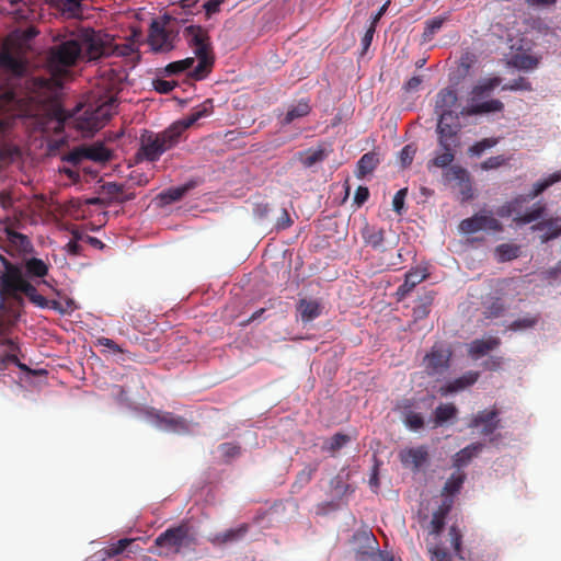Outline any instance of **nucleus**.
Wrapping results in <instances>:
<instances>
[{
  "label": "nucleus",
  "instance_id": "f257e3e1",
  "mask_svg": "<svg viewBox=\"0 0 561 561\" xmlns=\"http://www.w3.org/2000/svg\"><path fill=\"white\" fill-rule=\"evenodd\" d=\"M55 41L58 43L50 48L49 60L58 72L76 65L84 56L89 60H96L112 54L127 56L131 51L128 45L113 49L103 41L101 34L90 28H81L69 35L58 34Z\"/></svg>",
  "mask_w": 561,
  "mask_h": 561
},
{
  "label": "nucleus",
  "instance_id": "f03ea898",
  "mask_svg": "<svg viewBox=\"0 0 561 561\" xmlns=\"http://www.w3.org/2000/svg\"><path fill=\"white\" fill-rule=\"evenodd\" d=\"M117 99L114 95L91 103L84 107L77 106L71 112L60 111L58 124L65 128L71 127L82 137H92L116 112Z\"/></svg>",
  "mask_w": 561,
  "mask_h": 561
},
{
  "label": "nucleus",
  "instance_id": "7ed1b4c3",
  "mask_svg": "<svg viewBox=\"0 0 561 561\" xmlns=\"http://www.w3.org/2000/svg\"><path fill=\"white\" fill-rule=\"evenodd\" d=\"M456 149L449 147L439 148L434 152L433 159L427 162V169L431 171L433 168L444 169V181L447 183H455L463 199L472 197V187L470 182L469 172L460 165H450L455 160Z\"/></svg>",
  "mask_w": 561,
  "mask_h": 561
},
{
  "label": "nucleus",
  "instance_id": "20e7f679",
  "mask_svg": "<svg viewBox=\"0 0 561 561\" xmlns=\"http://www.w3.org/2000/svg\"><path fill=\"white\" fill-rule=\"evenodd\" d=\"M183 36L198 59L197 65L191 71V76L201 80L207 75L214 62L209 36L206 30L197 25L186 26Z\"/></svg>",
  "mask_w": 561,
  "mask_h": 561
},
{
  "label": "nucleus",
  "instance_id": "39448f33",
  "mask_svg": "<svg viewBox=\"0 0 561 561\" xmlns=\"http://www.w3.org/2000/svg\"><path fill=\"white\" fill-rule=\"evenodd\" d=\"M180 140L181 136L172 124L160 133L145 130L140 137L139 156L148 162H156Z\"/></svg>",
  "mask_w": 561,
  "mask_h": 561
},
{
  "label": "nucleus",
  "instance_id": "423d86ee",
  "mask_svg": "<svg viewBox=\"0 0 561 561\" xmlns=\"http://www.w3.org/2000/svg\"><path fill=\"white\" fill-rule=\"evenodd\" d=\"M196 541L191 527L186 522L178 526L169 527L154 539V547L159 549L158 554L170 557L179 554L183 548H188Z\"/></svg>",
  "mask_w": 561,
  "mask_h": 561
},
{
  "label": "nucleus",
  "instance_id": "0eeeda50",
  "mask_svg": "<svg viewBox=\"0 0 561 561\" xmlns=\"http://www.w3.org/2000/svg\"><path fill=\"white\" fill-rule=\"evenodd\" d=\"M500 83L501 79L496 77L478 82L473 87L469 104L461 111V115L473 116L502 111L504 105L500 100L480 102L481 99L489 95Z\"/></svg>",
  "mask_w": 561,
  "mask_h": 561
},
{
  "label": "nucleus",
  "instance_id": "6e6552de",
  "mask_svg": "<svg viewBox=\"0 0 561 561\" xmlns=\"http://www.w3.org/2000/svg\"><path fill=\"white\" fill-rule=\"evenodd\" d=\"M24 214L25 213H13V218H8L4 225L8 241L5 251L10 255H19L23 259L33 251V244L28 237L16 231V229L21 228V218Z\"/></svg>",
  "mask_w": 561,
  "mask_h": 561
},
{
  "label": "nucleus",
  "instance_id": "1a4fd4ad",
  "mask_svg": "<svg viewBox=\"0 0 561 561\" xmlns=\"http://www.w3.org/2000/svg\"><path fill=\"white\" fill-rule=\"evenodd\" d=\"M459 116L457 114H443L438 117L437 123V136L439 148H458L460 145L459 131H460Z\"/></svg>",
  "mask_w": 561,
  "mask_h": 561
},
{
  "label": "nucleus",
  "instance_id": "9d476101",
  "mask_svg": "<svg viewBox=\"0 0 561 561\" xmlns=\"http://www.w3.org/2000/svg\"><path fill=\"white\" fill-rule=\"evenodd\" d=\"M560 181V171L538 180L536 183H534L533 187L527 193L516 196L505 210H520L524 205L528 204L530 201L535 199L538 195L543 193L547 188Z\"/></svg>",
  "mask_w": 561,
  "mask_h": 561
},
{
  "label": "nucleus",
  "instance_id": "9b49d317",
  "mask_svg": "<svg viewBox=\"0 0 561 561\" xmlns=\"http://www.w3.org/2000/svg\"><path fill=\"white\" fill-rule=\"evenodd\" d=\"M148 420L158 428L173 433H184L188 431L187 422L182 416H176L171 412H161L154 409L147 411Z\"/></svg>",
  "mask_w": 561,
  "mask_h": 561
},
{
  "label": "nucleus",
  "instance_id": "f8f14e48",
  "mask_svg": "<svg viewBox=\"0 0 561 561\" xmlns=\"http://www.w3.org/2000/svg\"><path fill=\"white\" fill-rule=\"evenodd\" d=\"M174 36L167 30V23L153 20L149 27L148 44L156 53H167L173 49Z\"/></svg>",
  "mask_w": 561,
  "mask_h": 561
},
{
  "label": "nucleus",
  "instance_id": "ddd939ff",
  "mask_svg": "<svg viewBox=\"0 0 561 561\" xmlns=\"http://www.w3.org/2000/svg\"><path fill=\"white\" fill-rule=\"evenodd\" d=\"M459 229L463 233H476L478 231H502L501 222L489 215H482L480 213H476L471 218L463 219Z\"/></svg>",
  "mask_w": 561,
  "mask_h": 561
},
{
  "label": "nucleus",
  "instance_id": "4468645a",
  "mask_svg": "<svg viewBox=\"0 0 561 561\" xmlns=\"http://www.w3.org/2000/svg\"><path fill=\"white\" fill-rule=\"evenodd\" d=\"M15 283L12 284L2 295L16 297L19 294L25 295L34 305L41 308H46L49 306V300H47L44 296L39 295L36 288L24 278L14 276Z\"/></svg>",
  "mask_w": 561,
  "mask_h": 561
},
{
  "label": "nucleus",
  "instance_id": "2eb2a0df",
  "mask_svg": "<svg viewBox=\"0 0 561 561\" xmlns=\"http://www.w3.org/2000/svg\"><path fill=\"white\" fill-rule=\"evenodd\" d=\"M501 420L499 419V411L496 409L479 411L474 414L468 427H481L480 434L482 436H491L500 426Z\"/></svg>",
  "mask_w": 561,
  "mask_h": 561
},
{
  "label": "nucleus",
  "instance_id": "dca6fc26",
  "mask_svg": "<svg viewBox=\"0 0 561 561\" xmlns=\"http://www.w3.org/2000/svg\"><path fill=\"white\" fill-rule=\"evenodd\" d=\"M451 352L443 347L433 346L431 352L424 357L425 370L434 376L444 373L449 367Z\"/></svg>",
  "mask_w": 561,
  "mask_h": 561
},
{
  "label": "nucleus",
  "instance_id": "f3484780",
  "mask_svg": "<svg viewBox=\"0 0 561 561\" xmlns=\"http://www.w3.org/2000/svg\"><path fill=\"white\" fill-rule=\"evenodd\" d=\"M18 100L12 89L0 87V140L3 139L11 125L9 113L16 106Z\"/></svg>",
  "mask_w": 561,
  "mask_h": 561
},
{
  "label": "nucleus",
  "instance_id": "a211bd4d",
  "mask_svg": "<svg viewBox=\"0 0 561 561\" xmlns=\"http://www.w3.org/2000/svg\"><path fill=\"white\" fill-rule=\"evenodd\" d=\"M213 110V104L210 100L205 101L201 105L193 108V111L184 118L179 119L172 124L179 135L182 137L183 133L193 126L201 118L207 117L210 115Z\"/></svg>",
  "mask_w": 561,
  "mask_h": 561
},
{
  "label": "nucleus",
  "instance_id": "6ab92c4d",
  "mask_svg": "<svg viewBox=\"0 0 561 561\" xmlns=\"http://www.w3.org/2000/svg\"><path fill=\"white\" fill-rule=\"evenodd\" d=\"M399 458L403 466L419 470L427 461L428 450L426 446L407 448L400 451Z\"/></svg>",
  "mask_w": 561,
  "mask_h": 561
},
{
  "label": "nucleus",
  "instance_id": "aec40b11",
  "mask_svg": "<svg viewBox=\"0 0 561 561\" xmlns=\"http://www.w3.org/2000/svg\"><path fill=\"white\" fill-rule=\"evenodd\" d=\"M531 229L534 231L540 232L539 238L541 243H546L552 239L558 238L561 234V219L560 218H549L541 219L536 222Z\"/></svg>",
  "mask_w": 561,
  "mask_h": 561
},
{
  "label": "nucleus",
  "instance_id": "412c9836",
  "mask_svg": "<svg viewBox=\"0 0 561 561\" xmlns=\"http://www.w3.org/2000/svg\"><path fill=\"white\" fill-rule=\"evenodd\" d=\"M480 374L478 371H467L461 377L456 378L439 388V393L444 397L465 390L466 388L474 385L479 379Z\"/></svg>",
  "mask_w": 561,
  "mask_h": 561
},
{
  "label": "nucleus",
  "instance_id": "4be33fe9",
  "mask_svg": "<svg viewBox=\"0 0 561 561\" xmlns=\"http://www.w3.org/2000/svg\"><path fill=\"white\" fill-rule=\"evenodd\" d=\"M501 344V340L496 336H490L488 339L473 340L468 346V354L471 358L478 359L489 352L497 348Z\"/></svg>",
  "mask_w": 561,
  "mask_h": 561
},
{
  "label": "nucleus",
  "instance_id": "5701e85b",
  "mask_svg": "<svg viewBox=\"0 0 561 561\" xmlns=\"http://www.w3.org/2000/svg\"><path fill=\"white\" fill-rule=\"evenodd\" d=\"M249 531L248 524H241L237 528H231L222 533L215 534L208 538L214 546H224L242 539Z\"/></svg>",
  "mask_w": 561,
  "mask_h": 561
},
{
  "label": "nucleus",
  "instance_id": "b1692460",
  "mask_svg": "<svg viewBox=\"0 0 561 561\" xmlns=\"http://www.w3.org/2000/svg\"><path fill=\"white\" fill-rule=\"evenodd\" d=\"M427 277L424 271L411 270L404 276V282L396 291L397 299L403 300L417 284L422 283Z\"/></svg>",
  "mask_w": 561,
  "mask_h": 561
},
{
  "label": "nucleus",
  "instance_id": "393cba45",
  "mask_svg": "<svg viewBox=\"0 0 561 561\" xmlns=\"http://www.w3.org/2000/svg\"><path fill=\"white\" fill-rule=\"evenodd\" d=\"M458 96L455 90L450 88L443 89L436 95L435 111L440 117L443 114H455L453 107L456 105Z\"/></svg>",
  "mask_w": 561,
  "mask_h": 561
},
{
  "label": "nucleus",
  "instance_id": "a878e982",
  "mask_svg": "<svg viewBox=\"0 0 561 561\" xmlns=\"http://www.w3.org/2000/svg\"><path fill=\"white\" fill-rule=\"evenodd\" d=\"M194 186H195L194 182H187L183 185L170 187V188L161 192L156 198L157 206L163 207L173 202L180 201Z\"/></svg>",
  "mask_w": 561,
  "mask_h": 561
},
{
  "label": "nucleus",
  "instance_id": "bb28decb",
  "mask_svg": "<svg viewBox=\"0 0 561 561\" xmlns=\"http://www.w3.org/2000/svg\"><path fill=\"white\" fill-rule=\"evenodd\" d=\"M297 310L304 323L311 322L322 313V306L318 300L302 298L297 304Z\"/></svg>",
  "mask_w": 561,
  "mask_h": 561
},
{
  "label": "nucleus",
  "instance_id": "cd10ccee",
  "mask_svg": "<svg viewBox=\"0 0 561 561\" xmlns=\"http://www.w3.org/2000/svg\"><path fill=\"white\" fill-rule=\"evenodd\" d=\"M383 233V228L378 227L374 221L366 222L362 229V237L365 243L373 247L374 249H378L382 245L385 240Z\"/></svg>",
  "mask_w": 561,
  "mask_h": 561
},
{
  "label": "nucleus",
  "instance_id": "c85d7f7f",
  "mask_svg": "<svg viewBox=\"0 0 561 561\" xmlns=\"http://www.w3.org/2000/svg\"><path fill=\"white\" fill-rule=\"evenodd\" d=\"M0 262L4 265V273L0 275V294L2 295L12 284L15 283V274L21 277L22 271L16 265H13L4 255L0 254Z\"/></svg>",
  "mask_w": 561,
  "mask_h": 561
},
{
  "label": "nucleus",
  "instance_id": "c756f323",
  "mask_svg": "<svg viewBox=\"0 0 561 561\" xmlns=\"http://www.w3.org/2000/svg\"><path fill=\"white\" fill-rule=\"evenodd\" d=\"M483 308L486 319H495L504 316L508 306L501 296H492L483 302Z\"/></svg>",
  "mask_w": 561,
  "mask_h": 561
},
{
  "label": "nucleus",
  "instance_id": "7c9ffc66",
  "mask_svg": "<svg viewBox=\"0 0 561 561\" xmlns=\"http://www.w3.org/2000/svg\"><path fill=\"white\" fill-rule=\"evenodd\" d=\"M84 0H51L53 5L66 18L77 19L82 14Z\"/></svg>",
  "mask_w": 561,
  "mask_h": 561
},
{
  "label": "nucleus",
  "instance_id": "2f4dec72",
  "mask_svg": "<svg viewBox=\"0 0 561 561\" xmlns=\"http://www.w3.org/2000/svg\"><path fill=\"white\" fill-rule=\"evenodd\" d=\"M484 445L482 443H472L467 447L462 448L454 456V466L458 468V470L466 465L482 449Z\"/></svg>",
  "mask_w": 561,
  "mask_h": 561
},
{
  "label": "nucleus",
  "instance_id": "473e14b6",
  "mask_svg": "<svg viewBox=\"0 0 561 561\" xmlns=\"http://www.w3.org/2000/svg\"><path fill=\"white\" fill-rule=\"evenodd\" d=\"M85 149V157L88 160L94 162H106L112 158V152L108 150L103 142L96 141L91 145H83Z\"/></svg>",
  "mask_w": 561,
  "mask_h": 561
},
{
  "label": "nucleus",
  "instance_id": "72a5a7b5",
  "mask_svg": "<svg viewBox=\"0 0 561 561\" xmlns=\"http://www.w3.org/2000/svg\"><path fill=\"white\" fill-rule=\"evenodd\" d=\"M25 274L30 278H42L48 273V264L37 257H24Z\"/></svg>",
  "mask_w": 561,
  "mask_h": 561
},
{
  "label": "nucleus",
  "instance_id": "f704fd0d",
  "mask_svg": "<svg viewBox=\"0 0 561 561\" xmlns=\"http://www.w3.org/2000/svg\"><path fill=\"white\" fill-rule=\"evenodd\" d=\"M0 66L16 77L22 76L25 71L24 62L9 51L0 55Z\"/></svg>",
  "mask_w": 561,
  "mask_h": 561
},
{
  "label": "nucleus",
  "instance_id": "c9c22d12",
  "mask_svg": "<svg viewBox=\"0 0 561 561\" xmlns=\"http://www.w3.org/2000/svg\"><path fill=\"white\" fill-rule=\"evenodd\" d=\"M494 255L500 263L508 262L520 255V247L515 243H502L494 249Z\"/></svg>",
  "mask_w": 561,
  "mask_h": 561
},
{
  "label": "nucleus",
  "instance_id": "e433bc0d",
  "mask_svg": "<svg viewBox=\"0 0 561 561\" xmlns=\"http://www.w3.org/2000/svg\"><path fill=\"white\" fill-rule=\"evenodd\" d=\"M379 164L378 154L375 152H367L362 156L357 162V176L364 178L371 173Z\"/></svg>",
  "mask_w": 561,
  "mask_h": 561
},
{
  "label": "nucleus",
  "instance_id": "4c0bfd02",
  "mask_svg": "<svg viewBox=\"0 0 561 561\" xmlns=\"http://www.w3.org/2000/svg\"><path fill=\"white\" fill-rule=\"evenodd\" d=\"M458 410L453 403H442L436 407L434 411V423L435 426L443 425L447 421L456 417Z\"/></svg>",
  "mask_w": 561,
  "mask_h": 561
},
{
  "label": "nucleus",
  "instance_id": "58836bf2",
  "mask_svg": "<svg viewBox=\"0 0 561 561\" xmlns=\"http://www.w3.org/2000/svg\"><path fill=\"white\" fill-rule=\"evenodd\" d=\"M434 297V291H428L419 298L417 305L413 308L414 319L420 320L428 316Z\"/></svg>",
  "mask_w": 561,
  "mask_h": 561
},
{
  "label": "nucleus",
  "instance_id": "ea45409f",
  "mask_svg": "<svg viewBox=\"0 0 561 561\" xmlns=\"http://www.w3.org/2000/svg\"><path fill=\"white\" fill-rule=\"evenodd\" d=\"M449 20V13H444L443 15H438V16H435V18H432V19H428L426 22H425V28H424V32H423V39L426 42V41H431L434 35L440 31V28L443 27L444 23L446 21Z\"/></svg>",
  "mask_w": 561,
  "mask_h": 561
},
{
  "label": "nucleus",
  "instance_id": "a19ab883",
  "mask_svg": "<svg viewBox=\"0 0 561 561\" xmlns=\"http://www.w3.org/2000/svg\"><path fill=\"white\" fill-rule=\"evenodd\" d=\"M450 510V503L442 505L438 510L433 513L431 520V534L439 535L445 526V518Z\"/></svg>",
  "mask_w": 561,
  "mask_h": 561
},
{
  "label": "nucleus",
  "instance_id": "79ce46f5",
  "mask_svg": "<svg viewBox=\"0 0 561 561\" xmlns=\"http://www.w3.org/2000/svg\"><path fill=\"white\" fill-rule=\"evenodd\" d=\"M309 112H310L309 103L307 101H305V100H301L297 104L291 105L288 108V111H287V113H286V115H285V117L283 119V123L284 124H290L295 119L301 118V117L308 115Z\"/></svg>",
  "mask_w": 561,
  "mask_h": 561
},
{
  "label": "nucleus",
  "instance_id": "37998d69",
  "mask_svg": "<svg viewBox=\"0 0 561 561\" xmlns=\"http://www.w3.org/2000/svg\"><path fill=\"white\" fill-rule=\"evenodd\" d=\"M465 479H466V474L462 471L458 470V471L454 472L446 481L444 489H443V494H446V495L457 494L460 491V489L465 482Z\"/></svg>",
  "mask_w": 561,
  "mask_h": 561
},
{
  "label": "nucleus",
  "instance_id": "c03bdc74",
  "mask_svg": "<svg viewBox=\"0 0 561 561\" xmlns=\"http://www.w3.org/2000/svg\"><path fill=\"white\" fill-rule=\"evenodd\" d=\"M0 345L7 347V359L11 360V364L15 365L22 370H28V367L21 363L16 356V353L20 351L19 345L12 339H3L0 340Z\"/></svg>",
  "mask_w": 561,
  "mask_h": 561
},
{
  "label": "nucleus",
  "instance_id": "a18cd8bd",
  "mask_svg": "<svg viewBox=\"0 0 561 561\" xmlns=\"http://www.w3.org/2000/svg\"><path fill=\"white\" fill-rule=\"evenodd\" d=\"M512 64L519 70L528 71L537 68L539 59L533 55L518 54L513 57Z\"/></svg>",
  "mask_w": 561,
  "mask_h": 561
},
{
  "label": "nucleus",
  "instance_id": "49530a36",
  "mask_svg": "<svg viewBox=\"0 0 561 561\" xmlns=\"http://www.w3.org/2000/svg\"><path fill=\"white\" fill-rule=\"evenodd\" d=\"M318 470V465H308L301 471H299L296 476V480L293 484L294 489H302L306 486L313 478V474Z\"/></svg>",
  "mask_w": 561,
  "mask_h": 561
},
{
  "label": "nucleus",
  "instance_id": "de8ad7c7",
  "mask_svg": "<svg viewBox=\"0 0 561 561\" xmlns=\"http://www.w3.org/2000/svg\"><path fill=\"white\" fill-rule=\"evenodd\" d=\"M350 442V437L342 433L334 434L329 440H327L322 447L323 450H327L331 454H335L343 446H345Z\"/></svg>",
  "mask_w": 561,
  "mask_h": 561
},
{
  "label": "nucleus",
  "instance_id": "09e8293b",
  "mask_svg": "<svg viewBox=\"0 0 561 561\" xmlns=\"http://www.w3.org/2000/svg\"><path fill=\"white\" fill-rule=\"evenodd\" d=\"M539 321V316L538 314H535V316H525L523 318H519L515 321H513L510 325H508V330L511 331H519V330H526V329H530V328H534Z\"/></svg>",
  "mask_w": 561,
  "mask_h": 561
},
{
  "label": "nucleus",
  "instance_id": "8fccbe9b",
  "mask_svg": "<svg viewBox=\"0 0 561 561\" xmlns=\"http://www.w3.org/2000/svg\"><path fill=\"white\" fill-rule=\"evenodd\" d=\"M194 62H195L194 58H185L183 60L174 61V62L169 64L164 68V72L168 76H173V75H176L180 72H184V71L191 69L193 67Z\"/></svg>",
  "mask_w": 561,
  "mask_h": 561
},
{
  "label": "nucleus",
  "instance_id": "3c124183",
  "mask_svg": "<svg viewBox=\"0 0 561 561\" xmlns=\"http://www.w3.org/2000/svg\"><path fill=\"white\" fill-rule=\"evenodd\" d=\"M135 542V539H119L117 542L110 545L106 549H104V554L107 558L116 557L127 550V548Z\"/></svg>",
  "mask_w": 561,
  "mask_h": 561
},
{
  "label": "nucleus",
  "instance_id": "603ef678",
  "mask_svg": "<svg viewBox=\"0 0 561 561\" xmlns=\"http://www.w3.org/2000/svg\"><path fill=\"white\" fill-rule=\"evenodd\" d=\"M403 422L412 431H419L424 426L422 414L413 411L404 413Z\"/></svg>",
  "mask_w": 561,
  "mask_h": 561
},
{
  "label": "nucleus",
  "instance_id": "864d4df0",
  "mask_svg": "<svg viewBox=\"0 0 561 561\" xmlns=\"http://www.w3.org/2000/svg\"><path fill=\"white\" fill-rule=\"evenodd\" d=\"M496 144L497 140L494 138H484L471 146L468 153L472 157H480L486 149L494 147Z\"/></svg>",
  "mask_w": 561,
  "mask_h": 561
},
{
  "label": "nucleus",
  "instance_id": "5fc2aeb1",
  "mask_svg": "<svg viewBox=\"0 0 561 561\" xmlns=\"http://www.w3.org/2000/svg\"><path fill=\"white\" fill-rule=\"evenodd\" d=\"M84 159H87V157H85V149H84L83 145L73 148L69 153H67L62 158L64 161L71 163L75 167L79 165Z\"/></svg>",
  "mask_w": 561,
  "mask_h": 561
},
{
  "label": "nucleus",
  "instance_id": "6e6d98bb",
  "mask_svg": "<svg viewBox=\"0 0 561 561\" xmlns=\"http://www.w3.org/2000/svg\"><path fill=\"white\" fill-rule=\"evenodd\" d=\"M503 90H510V91H530L531 84L530 82L523 77H519L510 83L505 84L503 87Z\"/></svg>",
  "mask_w": 561,
  "mask_h": 561
},
{
  "label": "nucleus",
  "instance_id": "4d7b16f0",
  "mask_svg": "<svg viewBox=\"0 0 561 561\" xmlns=\"http://www.w3.org/2000/svg\"><path fill=\"white\" fill-rule=\"evenodd\" d=\"M219 450L221 453V456L226 460H230L237 456L240 455V446L233 444V443H224L219 446Z\"/></svg>",
  "mask_w": 561,
  "mask_h": 561
},
{
  "label": "nucleus",
  "instance_id": "13d9d810",
  "mask_svg": "<svg viewBox=\"0 0 561 561\" xmlns=\"http://www.w3.org/2000/svg\"><path fill=\"white\" fill-rule=\"evenodd\" d=\"M415 152L416 148L413 145H407L401 149L399 158L402 167H408L412 163Z\"/></svg>",
  "mask_w": 561,
  "mask_h": 561
},
{
  "label": "nucleus",
  "instance_id": "bf43d9fd",
  "mask_svg": "<svg viewBox=\"0 0 561 561\" xmlns=\"http://www.w3.org/2000/svg\"><path fill=\"white\" fill-rule=\"evenodd\" d=\"M10 4L12 7V12L18 19H27L28 8L26 5V0H10Z\"/></svg>",
  "mask_w": 561,
  "mask_h": 561
},
{
  "label": "nucleus",
  "instance_id": "052dcab7",
  "mask_svg": "<svg viewBox=\"0 0 561 561\" xmlns=\"http://www.w3.org/2000/svg\"><path fill=\"white\" fill-rule=\"evenodd\" d=\"M506 162L507 159L504 156L490 157L481 163V169L485 171L497 169L504 165Z\"/></svg>",
  "mask_w": 561,
  "mask_h": 561
},
{
  "label": "nucleus",
  "instance_id": "680f3d73",
  "mask_svg": "<svg viewBox=\"0 0 561 561\" xmlns=\"http://www.w3.org/2000/svg\"><path fill=\"white\" fill-rule=\"evenodd\" d=\"M325 152L323 149H317L313 151H310L307 157L304 159L305 167H312L313 164L324 160Z\"/></svg>",
  "mask_w": 561,
  "mask_h": 561
},
{
  "label": "nucleus",
  "instance_id": "e2e57ef3",
  "mask_svg": "<svg viewBox=\"0 0 561 561\" xmlns=\"http://www.w3.org/2000/svg\"><path fill=\"white\" fill-rule=\"evenodd\" d=\"M96 345L104 346L113 353H125V351L113 340L101 336L96 340Z\"/></svg>",
  "mask_w": 561,
  "mask_h": 561
},
{
  "label": "nucleus",
  "instance_id": "0e129e2a",
  "mask_svg": "<svg viewBox=\"0 0 561 561\" xmlns=\"http://www.w3.org/2000/svg\"><path fill=\"white\" fill-rule=\"evenodd\" d=\"M407 193H408L407 188L399 190L396 193V195L393 196V199H392V207H393L392 210H402V208L404 206V199H405Z\"/></svg>",
  "mask_w": 561,
  "mask_h": 561
},
{
  "label": "nucleus",
  "instance_id": "69168bd1",
  "mask_svg": "<svg viewBox=\"0 0 561 561\" xmlns=\"http://www.w3.org/2000/svg\"><path fill=\"white\" fill-rule=\"evenodd\" d=\"M369 197V191L365 186H359L356 190L355 196H354V205L357 207H360Z\"/></svg>",
  "mask_w": 561,
  "mask_h": 561
},
{
  "label": "nucleus",
  "instance_id": "338daca9",
  "mask_svg": "<svg viewBox=\"0 0 561 561\" xmlns=\"http://www.w3.org/2000/svg\"><path fill=\"white\" fill-rule=\"evenodd\" d=\"M294 222V219L290 216V213H282V215L276 220L277 230H284L290 227Z\"/></svg>",
  "mask_w": 561,
  "mask_h": 561
},
{
  "label": "nucleus",
  "instance_id": "774afa93",
  "mask_svg": "<svg viewBox=\"0 0 561 561\" xmlns=\"http://www.w3.org/2000/svg\"><path fill=\"white\" fill-rule=\"evenodd\" d=\"M430 552L432 554L431 561H451L449 554L438 547L431 548Z\"/></svg>",
  "mask_w": 561,
  "mask_h": 561
}]
</instances>
